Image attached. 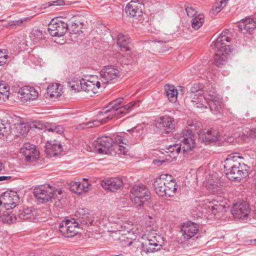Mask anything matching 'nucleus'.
<instances>
[{
	"label": "nucleus",
	"mask_w": 256,
	"mask_h": 256,
	"mask_svg": "<svg viewBox=\"0 0 256 256\" xmlns=\"http://www.w3.org/2000/svg\"><path fill=\"white\" fill-rule=\"evenodd\" d=\"M228 30H224L214 42V49L215 50L214 64L218 68L224 65L228 59V56L234 50V48H230L225 42H228L231 41V38Z\"/></svg>",
	"instance_id": "f257e3e1"
},
{
	"label": "nucleus",
	"mask_w": 256,
	"mask_h": 256,
	"mask_svg": "<svg viewBox=\"0 0 256 256\" xmlns=\"http://www.w3.org/2000/svg\"><path fill=\"white\" fill-rule=\"evenodd\" d=\"M142 238L144 241L142 244V249L146 254L160 250L164 244L162 237L151 229L148 230Z\"/></svg>",
	"instance_id": "f03ea898"
},
{
	"label": "nucleus",
	"mask_w": 256,
	"mask_h": 256,
	"mask_svg": "<svg viewBox=\"0 0 256 256\" xmlns=\"http://www.w3.org/2000/svg\"><path fill=\"white\" fill-rule=\"evenodd\" d=\"M204 86L201 84H194L188 92L187 98L190 100L191 105L200 111L204 112L207 109L208 102L203 96Z\"/></svg>",
	"instance_id": "7ed1b4c3"
},
{
	"label": "nucleus",
	"mask_w": 256,
	"mask_h": 256,
	"mask_svg": "<svg viewBox=\"0 0 256 256\" xmlns=\"http://www.w3.org/2000/svg\"><path fill=\"white\" fill-rule=\"evenodd\" d=\"M111 220L118 224L117 230L120 232H122V236L119 238V240L122 242V244L124 246H130L132 244V238H130L127 235L130 234H134V232L132 230L133 227L131 222H124V218L120 216L118 218H115L114 215L111 217Z\"/></svg>",
	"instance_id": "20e7f679"
},
{
	"label": "nucleus",
	"mask_w": 256,
	"mask_h": 256,
	"mask_svg": "<svg viewBox=\"0 0 256 256\" xmlns=\"http://www.w3.org/2000/svg\"><path fill=\"white\" fill-rule=\"evenodd\" d=\"M130 198L136 207L144 206L146 202L150 198V192L148 189L143 184L134 186L130 192Z\"/></svg>",
	"instance_id": "39448f33"
},
{
	"label": "nucleus",
	"mask_w": 256,
	"mask_h": 256,
	"mask_svg": "<svg viewBox=\"0 0 256 256\" xmlns=\"http://www.w3.org/2000/svg\"><path fill=\"white\" fill-rule=\"evenodd\" d=\"M219 180L216 178L215 180L213 178V176H210V178L208 180L206 183V187L207 189L214 194L217 195V198L214 201H216V204H214L210 209L214 214L216 212H220L222 211L226 206L224 204L218 203V202H221L222 203V198L221 194H222V185L220 182H218Z\"/></svg>",
	"instance_id": "423d86ee"
},
{
	"label": "nucleus",
	"mask_w": 256,
	"mask_h": 256,
	"mask_svg": "<svg viewBox=\"0 0 256 256\" xmlns=\"http://www.w3.org/2000/svg\"><path fill=\"white\" fill-rule=\"evenodd\" d=\"M34 194L37 200L40 202L43 203L50 200H56L54 196V190L49 184L42 185L35 188Z\"/></svg>",
	"instance_id": "0eeeda50"
},
{
	"label": "nucleus",
	"mask_w": 256,
	"mask_h": 256,
	"mask_svg": "<svg viewBox=\"0 0 256 256\" xmlns=\"http://www.w3.org/2000/svg\"><path fill=\"white\" fill-rule=\"evenodd\" d=\"M80 88L82 90L87 93L88 96H92L98 92V90L100 87L101 82L98 80L97 76H92L90 80H81Z\"/></svg>",
	"instance_id": "6e6552de"
},
{
	"label": "nucleus",
	"mask_w": 256,
	"mask_h": 256,
	"mask_svg": "<svg viewBox=\"0 0 256 256\" xmlns=\"http://www.w3.org/2000/svg\"><path fill=\"white\" fill-rule=\"evenodd\" d=\"M138 103V101L130 102L124 106L112 109H104V112H104L106 114L108 113L109 114L106 116L102 118L103 122L106 123L114 116H118L120 114H124L130 112L132 109L133 107H134Z\"/></svg>",
	"instance_id": "1a4fd4ad"
},
{
	"label": "nucleus",
	"mask_w": 256,
	"mask_h": 256,
	"mask_svg": "<svg viewBox=\"0 0 256 256\" xmlns=\"http://www.w3.org/2000/svg\"><path fill=\"white\" fill-rule=\"evenodd\" d=\"M182 135L180 138L182 151L184 154L190 152L195 148V136L190 130H184L182 131Z\"/></svg>",
	"instance_id": "9d476101"
},
{
	"label": "nucleus",
	"mask_w": 256,
	"mask_h": 256,
	"mask_svg": "<svg viewBox=\"0 0 256 256\" xmlns=\"http://www.w3.org/2000/svg\"><path fill=\"white\" fill-rule=\"evenodd\" d=\"M79 228L78 222H76L75 220H66L62 222L59 226L60 232L65 237L71 238L76 236Z\"/></svg>",
	"instance_id": "9b49d317"
},
{
	"label": "nucleus",
	"mask_w": 256,
	"mask_h": 256,
	"mask_svg": "<svg viewBox=\"0 0 256 256\" xmlns=\"http://www.w3.org/2000/svg\"><path fill=\"white\" fill-rule=\"evenodd\" d=\"M120 76V71L114 66H107L100 72V82L102 84L114 83Z\"/></svg>",
	"instance_id": "f8f14e48"
},
{
	"label": "nucleus",
	"mask_w": 256,
	"mask_h": 256,
	"mask_svg": "<svg viewBox=\"0 0 256 256\" xmlns=\"http://www.w3.org/2000/svg\"><path fill=\"white\" fill-rule=\"evenodd\" d=\"M48 30L52 36L60 37L68 30V24L64 21L53 19L48 24Z\"/></svg>",
	"instance_id": "ddd939ff"
},
{
	"label": "nucleus",
	"mask_w": 256,
	"mask_h": 256,
	"mask_svg": "<svg viewBox=\"0 0 256 256\" xmlns=\"http://www.w3.org/2000/svg\"><path fill=\"white\" fill-rule=\"evenodd\" d=\"M198 230L199 226L195 222L189 221L183 223L181 226V238L184 242L188 241L198 234Z\"/></svg>",
	"instance_id": "4468645a"
},
{
	"label": "nucleus",
	"mask_w": 256,
	"mask_h": 256,
	"mask_svg": "<svg viewBox=\"0 0 256 256\" xmlns=\"http://www.w3.org/2000/svg\"><path fill=\"white\" fill-rule=\"evenodd\" d=\"M113 139L106 136L98 138L93 143L94 150L99 154L110 153Z\"/></svg>",
	"instance_id": "2eb2a0df"
},
{
	"label": "nucleus",
	"mask_w": 256,
	"mask_h": 256,
	"mask_svg": "<svg viewBox=\"0 0 256 256\" xmlns=\"http://www.w3.org/2000/svg\"><path fill=\"white\" fill-rule=\"evenodd\" d=\"M18 201L19 197L16 192H5L0 196V204L6 210L14 208Z\"/></svg>",
	"instance_id": "dca6fc26"
},
{
	"label": "nucleus",
	"mask_w": 256,
	"mask_h": 256,
	"mask_svg": "<svg viewBox=\"0 0 256 256\" xmlns=\"http://www.w3.org/2000/svg\"><path fill=\"white\" fill-rule=\"evenodd\" d=\"M156 124L157 128L166 134L172 132L175 128L174 118L168 116H160Z\"/></svg>",
	"instance_id": "f3484780"
},
{
	"label": "nucleus",
	"mask_w": 256,
	"mask_h": 256,
	"mask_svg": "<svg viewBox=\"0 0 256 256\" xmlns=\"http://www.w3.org/2000/svg\"><path fill=\"white\" fill-rule=\"evenodd\" d=\"M18 96L22 102L26 103L36 100L38 96V92L33 87L26 86L19 89Z\"/></svg>",
	"instance_id": "a211bd4d"
},
{
	"label": "nucleus",
	"mask_w": 256,
	"mask_h": 256,
	"mask_svg": "<svg viewBox=\"0 0 256 256\" xmlns=\"http://www.w3.org/2000/svg\"><path fill=\"white\" fill-rule=\"evenodd\" d=\"M206 99L208 102L207 106H209L213 114H217L222 112L223 106L222 100L216 94H209Z\"/></svg>",
	"instance_id": "6ab92c4d"
},
{
	"label": "nucleus",
	"mask_w": 256,
	"mask_h": 256,
	"mask_svg": "<svg viewBox=\"0 0 256 256\" xmlns=\"http://www.w3.org/2000/svg\"><path fill=\"white\" fill-rule=\"evenodd\" d=\"M144 4L138 0H131L126 7V12L130 17H139L142 15Z\"/></svg>",
	"instance_id": "aec40b11"
},
{
	"label": "nucleus",
	"mask_w": 256,
	"mask_h": 256,
	"mask_svg": "<svg viewBox=\"0 0 256 256\" xmlns=\"http://www.w3.org/2000/svg\"><path fill=\"white\" fill-rule=\"evenodd\" d=\"M126 144L121 136H116L113 139V142L112 144L110 154L112 152L119 156H125L127 154L128 149L123 146L122 144Z\"/></svg>",
	"instance_id": "412c9836"
},
{
	"label": "nucleus",
	"mask_w": 256,
	"mask_h": 256,
	"mask_svg": "<svg viewBox=\"0 0 256 256\" xmlns=\"http://www.w3.org/2000/svg\"><path fill=\"white\" fill-rule=\"evenodd\" d=\"M123 184V182L120 178H111L102 182V186L106 190L114 192L119 190Z\"/></svg>",
	"instance_id": "4be33fe9"
},
{
	"label": "nucleus",
	"mask_w": 256,
	"mask_h": 256,
	"mask_svg": "<svg viewBox=\"0 0 256 256\" xmlns=\"http://www.w3.org/2000/svg\"><path fill=\"white\" fill-rule=\"evenodd\" d=\"M218 132L217 130L210 128L204 130L199 133V140L204 142H215L218 140Z\"/></svg>",
	"instance_id": "5701e85b"
},
{
	"label": "nucleus",
	"mask_w": 256,
	"mask_h": 256,
	"mask_svg": "<svg viewBox=\"0 0 256 256\" xmlns=\"http://www.w3.org/2000/svg\"><path fill=\"white\" fill-rule=\"evenodd\" d=\"M20 152L27 161H32L39 155V152L36 149L35 146L28 143L24 144L20 148Z\"/></svg>",
	"instance_id": "b1692460"
},
{
	"label": "nucleus",
	"mask_w": 256,
	"mask_h": 256,
	"mask_svg": "<svg viewBox=\"0 0 256 256\" xmlns=\"http://www.w3.org/2000/svg\"><path fill=\"white\" fill-rule=\"evenodd\" d=\"M45 152L50 157L54 156L62 151V147L60 142L56 140L48 141L45 146Z\"/></svg>",
	"instance_id": "393cba45"
},
{
	"label": "nucleus",
	"mask_w": 256,
	"mask_h": 256,
	"mask_svg": "<svg viewBox=\"0 0 256 256\" xmlns=\"http://www.w3.org/2000/svg\"><path fill=\"white\" fill-rule=\"evenodd\" d=\"M88 210L86 208H79L75 214L76 222H78V226L80 225H92L93 221L90 218V214L87 212Z\"/></svg>",
	"instance_id": "a878e982"
},
{
	"label": "nucleus",
	"mask_w": 256,
	"mask_h": 256,
	"mask_svg": "<svg viewBox=\"0 0 256 256\" xmlns=\"http://www.w3.org/2000/svg\"><path fill=\"white\" fill-rule=\"evenodd\" d=\"M170 178V176L168 174H161L158 177L154 180V190L156 194L160 196H166V189H164V184L166 178Z\"/></svg>",
	"instance_id": "bb28decb"
},
{
	"label": "nucleus",
	"mask_w": 256,
	"mask_h": 256,
	"mask_svg": "<svg viewBox=\"0 0 256 256\" xmlns=\"http://www.w3.org/2000/svg\"><path fill=\"white\" fill-rule=\"evenodd\" d=\"M112 38L113 40H116L117 44L121 50L127 51L128 50V45L130 43V37L128 34L120 32L118 34H113Z\"/></svg>",
	"instance_id": "cd10ccee"
},
{
	"label": "nucleus",
	"mask_w": 256,
	"mask_h": 256,
	"mask_svg": "<svg viewBox=\"0 0 256 256\" xmlns=\"http://www.w3.org/2000/svg\"><path fill=\"white\" fill-rule=\"evenodd\" d=\"M252 218L249 203L246 200L241 202V221L247 222L251 221Z\"/></svg>",
	"instance_id": "c85d7f7f"
},
{
	"label": "nucleus",
	"mask_w": 256,
	"mask_h": 256,
	"mask_svg": "<svg viewBox=\"0 0 256 256\" xmlns=\"http://www.w3.org/2000/svg\"><path fill=\"white\" fill-rule=\"evenodd\" d=\"M18 218L22 220L29 221L34 220L36 217V213L35 210H32L30 208L20 210L18 214Z\"/></svg>",
	"instance_id": "c756f323"
},
{
	"label": "nucleus",
	"mask_w": 256,
	"mask_h": 256,
	"mask_svg": "<svg viewBox=\"0 0 256 256\" xmlns=\"http://www.w3.org/2000/svg\"><path fill=\"white\" fill-rule=\"evenodd\" d=\"M166 183L164 184V189H166V196L168 197H171L174 196L176 194L177 188L176 183V181L172 179L168 178H166Z\"/></svg>",
	"instance_id": "7c9ffc66"
},
{
	"label": "nucleus",
	"mask_w": 256,
	"mask_h": 256,
	"mask_svg": "<svg viewBox=\"0 0 256 256\" xmlns=\"http://www.w3.org/2000/svg\"><path fill=\"white\" fill-rule=\"evenodd\" d=\"M62 86L58 83L50 84L47 88L48 94L50 97L58 98L62 95Z\"/></svg>",
	"instance_id": "2f4dec72"
},
{
	"label": "nucleus",
	"mask_w": 256,
	"mask_h": 256,
	"mask_svg": "<svg viewBox=\"0 0 256 256\" xmlns=\"http://www.w3.org/2000/svg\"><path fill=\"white\" fill-rule=\"evenodd\" d=\"M164 91L170 102L174 103L177 101L178 92L174 86L166 84L164 86Z\"/></svg>",
	"instance_id": "473e14b6"
},
{
	"label": "nucleus",
	"mask_w": 256,
	"mask_h": 256,
	"mask_svg": "<svg viewBox=\"0 0 256 256\" xmlns=\"http://www.w3.org/2000/svg\"><path fill=\"white\" fill-rule=\"evenodd\" d=\"M228 0H216L210 11L212 17L216 16L226 5Z\"/></svg>",
	"instance_id": "72a5a7b5"
},
{
	"label": "nucleus",
	"mask_w": 256,
	"mask_h": 256,
	"mask_svg": "<svg viewBox=\"0 0 256 256\" xmlns=\"http://www.w3.org/2000/svg\"><path fill=\"white\" fill-rule=\"evenodd\" d=\"M256 28V23L252 18H246L241 20V31L245 30L248 32H251Z\"/></svg>",
	"instance_id": "f704fd0d"
},
{
	"label": "nucleus",
	"mask_w": 256,
	"mask_h": 256,
	"mask_svg": "<svg viewBox=\"0 0 256 256\" xmlns=\"http://www.w3.org/2000/svg\"><path fill=\"white\" fill-rule=\"evenodd\" d=\"M240 162H238V164H234L232 166L230 172L226 173L227 177L232 180H236L238 181L240 176V170L239 166Z\"/></svg>",
	"instance_id": "c9c22d12"
},
{
	"label": "nucleus",
	"mask_w": 256,
	"mask_h": 256,
	"mask_svg": "<svg viewBox=\"0 0 256 256\" xmlns=\"http://www.w3.org/2000/svg\"><path fill=\"white\" fill-rule=\"evenodd\" d=\"M0 216L2 222L6 224L13 223L16 220V216L12 213V212H10L9 210L4 211L2 214L0 213Z\"/></svg>",
	"instance_id": "e433bc0d"
},
{
	"label": "nucleus",
	"mask_w": 256,
	"mask_h": 256,
	"mask_svg": "<svg viewBox=\"0 0 256 256\" xmlns=\"http://www.w3.org/2000/svg\"><path fill=\"white\" fill-rule=\"evenodd\" d=\"M204 22V16L202 14H199L192 18V26L195 30H198L202 26Z\"/></svg>",
	"instance_id": "4c0bfd02"
},
{
	"label": "nucleus",
	"mask_w": 256,
	"mask_h": 256,
	"mask_svg": "<svg viewBox=\"0 0 256 256\" xmlns=\"http://www.w3.org/2000/svg\"><path fill=\"white\" fill-rule=\"evenodd\" d=\"M9 95V88L4 83L0 82V102L8 100Z\"/></svg>",
	"instance_id": "58836bf2"
},
{
	"label": "nucleus",
	"mask_w": 256,
	"mask_h": 256,
	"mask_svg": "<svg viewBox=\"0 0 256 256\" xmlns=\"http://www.w3.org/2000/svg\"><path fill=\"white\" fill-rule=\"evenodd\" d=\"M29 20L28 18H21L18 20L10 21L8 22L7 27L17 28L24 26Z\"/></svg>",
	"instance_id": "ea45409f"
},
{
	"label": "nucleus",
	"mask_w": 256,
	"mask_h": 256,
	"mask_svg": "<svg viewBox=\"0 0 256 256\" xmlns=\"http://www.w3.org/2000/svg\"><path fill=\"white\" fill-rule=\"evenodd\" d=\"M128 131L132 134V137L137 140H141L144 138V128H140L137 127L133 128L130 130H128Z\"/></svg>",
	"instance_id": "a19ab883"
},
{
	"label": "nucleus",
	"mask_w": 256,
	"mask_h": 256,
	"mask_svg": "<svg viewBox=\"0 0 256 256\" xmlns=\"http://www.w3.org/2000/svg\"><path fill=\"white\" fill-rule=\"evenodd\" d=\"M10 124L5 122L4 120H0V136H3L8 135L10 132Z\"/></svg>",
	"instance_id": "79ce46f5"
},
{
	"label": "nucleus",
	"mask_w": 256,
	"mask_h": 256,
	"mask_svg": "<svg viewBox=\"0 0 256 256\" xmlns=\"http://www.w3.org/2000/svg\"><path fill=\"white\" fill-rule=\"evenodd\" d=\"M103 122V119H102L100 121L95 120L92 122H88L82 123L79 125L78 128L82 129H85L90 128L94 126H98L100 124H104Z\"/></svg>",
	"instance_id": "37998d69"
},
{
	"label": "nucleus",
	"mask_w": 256,
	"mask_h": 256,
	"mask_svg": "<svg viewBox=\"0 0 256 256\" xmlns=\"http://www.w3.org/2000/svg\"><path fill=\"white\" fill-rule=\"evenodd\" d=\"M16 130L20 136H24L28 132L29 127L25 124H20L17 126Z\"/></svg>",
	"instance_id": "c03bdc74"
},
{
	"label": "nucleus",
	"mask_w": 256,
	"mask_h": 256,
	"mask_svg": "<svg viewBox=\"0 0 256 256\" xmlns=\"http://www.w3.org/2000/svg\"><path fill=\"white\" fill-rule=\"evenodd\" d=\"M48 132H54L58 134H62L64 132V128L60 125H52L49 128H47Z\"/></svg>",
	"instance_id": "a18cd8bd"
},
{
	"label": "nucleus",
	"mask_w": 256,
	"mask_h": 256,
	"mask_svg": "<svg viewBox=\"0 0 256 256\" xmlns=\"http://www.w3.org/2000/svg\"><path fill=\"white\" fill-rule=\"evenodd\" d=\"M231 212L234 218H240V204L235 203L233 204L232 208L231 210Z\"/></svg>",
	"instance_id": "49530a36"
},
{
	"label": "nucleus",
	"mask_w": 256,
	"mask_h": 256,
	"mask_svg": "<svg viewBox=\"0 0 256 256\" xmlns=\"http://www.w3.org/2000/svg\"><path fill=\"white\" fill-rule=\"evenodd\" d=\"M80 186V184L79 182H72L70 183V188L72 191L78 194H82V190L79 188Z\"/></svg>",
	"instance_id": "de8ad7c7"
},
{
	"label": "nucleus",
	"mask_w": 256,
	"mask_h": 256,
	"mask_svg": "<svg viewBox=\"0 0 256 256\" xmlns=\"http://www.w3.org/2000/svg\"><path fill=\"white\" fill-rule=\"evenodd\" d=\"M81 80H78L76 78H74L72 79V82H70L69 86L74 90H80V82Z\"/></svg>",
	"instance_id": "09e8293b"
},
{
	"label": "nucleus",
	"mask_w": 256,
	"mask_h": 256,
	"mask_svg": "<svg viewBox=\"0 0 256 256\" xmlns=\"http://www.w3.org/2000/svg\"><path fill=\"white\" fill-rule=\"evenodd\" d=\"M124 98H118L116 99V100L110 102L107 108H106L108 109H112L114 108H117V106L122 104L123 102Z\"/></svg>",
	"instance_id": "8fccbe9b"
},
{
	"label": "nucleus",
	"mask_w": 256,
	"mask_h": 256,
	"mask_svg": "<svg viewBox=\"0 0 256 256\" xmlns=\"http://www.w3.org/2000/svg\"><path fill=\"white\" fill-rule=\"evenodd\" d=\"M186 11L187 13V15L192 18H194V16H196L197 12L196 10L191 6L188 5L186 6Z\"/></svg>",
	"instance_id": "3c124183"
},
{
	"label": "nucleus",
	"mask_w": 256,
	"mask_h": 256,
	"mask_svg": "<svg viewBox=\"0 0 256 256\" xmlns=\"http://www.w3.org/2000/svg\"><path fill=\"white\" fill-rule=\"evenodd\" d=\"M80 28H79V24L78 22H72V25L68 27V30H70V34H78L80 30Z\"/></svg>",
	"instance_id": "603ef678"
},
{
	"label": "nucleus",
	"mask_w": 256,
	"mask_h": 256,
	"mask_svg": "<svg viewBox=\"0 0 256 256\" xmlns=\"http://www.w3.org/2000/svg\"><path fill=\"white\" fill-rule=\"evenodd\" d=\"M250 168L246 164L241 165V178H246L248 176Z\"/></svg>",
	"instance_id": "864d4df0"
},
{
	"label": "nucleus",
	"mask_w": 256,
	"mask_h": 256,
	"mask_svg": "<svg viewBox=\"0 0 256 256\" xmlns=\"http://www.w3.org/2000/svg\"><path fill=\"white\" fill-rule=\"evenodd\" d=\"M8 58V54L6 50H0V66H2L6 63Z\"/></svg>",
	"instance_id": "5fc2aeb1"
},
{
	"label": "nucleus",
	"mask_w": 256,
	"mask_h": 256,
	"mask_svg": "<svg viewBox=\"0 0 256 256\" xmlns=\"http://www.w3.org/2000/svg\"><path fill=\"white\" fill-rule=\"evenodd\" d=\"M242 134L246 136L247 137L256 138V128L248 130H245L242 132Z\"/></svg>",
	"instance_id": "6e6d98bb"
},
{
	"label": "nucleus",
	"mask_w": 256,
	"mask_h": 256,
	"mask_svg": "<svg viewBox=\"0 0 256 256\" xmlns=\"http://www.w3.org/2000/svg\"><path fill=\"white\" fill-rule=\"evenodd\" d=\"M64 4V0H55V1L48 2L44 4V8H46L47 7H50L52 6H63Z\"/></svg>",
	"instance_id": "4d7b16f0"
},
{
	"label": "nucleus",
	"mask_w": 256,
	"mask_h": 256,
	"mask_svg": "<svg viewBox=\"0 0 256 256\" xmlns=\"http://www.w3.org/2000/svg\"><path fill=\"white\" fill-rule=\"evenodd\" d=\"M81 184L82 185V189H81V190H82V193L88 192L89 190V186H90V184L88 183V180L86 178H84L82 180V182H81Z\"/></svg>",
	"instance_id": "13d9d810"
},
{
	"label": "nucleus",
	"mask_w": 256,
	"mask_h": 256,
	"mask_svg": "<svg viewBox=\"0 0 256 256\" xmlns=\"http://www.w3.org/2000/svg\"><path fill=\"white\" fill-rule=\"evenodd\" d=\"M174 148H176V151L174 152V154H173V156H170V158L172 159H175L178 156L181 150L182 149V146H181L180 143V145L178 144H175V146Z\"/></svg>",
	"instance_id": "bf43d9fd"
},
{
	"label": "nucleus",
	"mask_w": 256,
	"mask_h": 256,
	"mask_svg": "<svg viewBox=\"0 0 256 256\" xmlns=\"http://www.w3.org/2000/svg\"><path fill=\"white\" fill-rule=\"evenodd\" d=\"M240 159V154L238 152L234 153L230 156L229 160L233 162H236Z\"/></svg>",
	"instance_id": "052dcab7"
},
{
	"label": "nucleus",
	"mask_w": 256,
	"mask_h": 256,
	"mask_svg": "<svg viewBox=\"0 0 256 256\" xmlns=\"http://www.w3.org/2000/svg\"><path fill=\"white\" fill-rule=\"evenodd\" d=\"M175 146V144L174 145H170V146L167 148L168 151L166 152L167 153H170L168 156L170 157V156H173L174 154V152L176 151V148H174Z\"/></svg>",
	"instance_id": "680f3d73"
},
{
	"label": "nucleus",
	"mask_w": 256,
	"mask_h": 256,
	"mask_svg": "<svg viewBox=\"0 0 256 256\" xmlns=\"http://www.w3.org/2000/svg\"><path fill=\"white\" fill-rule=\"evenodd\" d=\"M165 161L164 160H160L158 159L153 160V164L156 165L160 166Z\"/></svg>",
	"instance_id": "e2e57ef3"
},
{
	"label": "nucleus",
	"mask_w": 256,
	"mask_h": 256,
	"mask_svg": "<svg viewBox=\"0 0 256 256\" xmlns=\"http://www.w3.org/2000/svg\"><path fill=\"white\" fill-rule=\"evenodd\" d=\"M10 178L11 177L9 176H0V181L7 180H10Z\"/></svg>",
	"instance_id": "0e129e2a"
},
{
	"label": "nucleus",
	"mask_w": 256,
	"mask_h": 256,
	"mask_svg": "<svg viewBox=\"0 0 256 256\" xmlns=\"http://www.w3.org/2000/svg\"><path fill=\"white\" fill-rule=\"evenodd\" d=\"M34 34L38 36H41L40 38H42V32L41 30H35L34 32Z\"/></svg>",
	"instance_id": "69168bd1"
},
{
	"label": "nucleus",
	"mask_w": 256,
	"mask_h": 256,
	"mask_svg": "<svg viewBox=\"0 0 256 256\" xmlns=\"http://www.w3.org/2000/svg\"><path fill=\"white\" fill-rule=\"evenodd\" d=\"M56 199L58 200V202L56 201L55 202H54V205L56 206H60V204H61L60 202V198L58 197V198H56Z\"/></svg>",
	"instance_id": "338daca9"
},
{
	"label": "nucleus",
	"mask_w": 256,
	"mask_h": 256,
	"mask_svg": "<svg viewBox=\"0 0 256 256\" xmlns=\"http://www.w3.org/2000/svg\"><path fill=\"white\" fill-rule=\"evenodd\" d=\"M256 241V240H250L248 242H246L244 244H250L252 243L255 242Z\"/></svg>",
	"instance_id": "774afa93"
}]
</instances>
